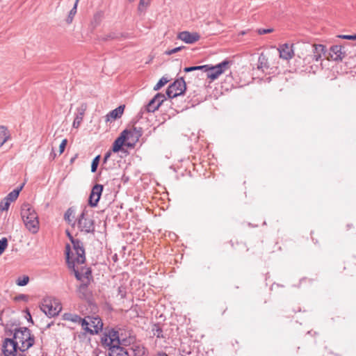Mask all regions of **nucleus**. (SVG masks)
I'll list each match as a JSON object with an SVG mask.
<instances>
[{
    "label": "nucleus",
    "instance_id": "nucleus-1",
    "mask_svg": "<svg viewBox=\"0 0 356 356\" xmlns=\"http://www.w3.org/2000/svg\"><path fill=\"white\" fill-rule=\"evenodd\" d=\"M21 216L26 228L32 234L38 233L40 227L38 216L31 204L29 203L22 204Z\"/></svg>",
    "mask_w": 356,
    "mask_h": 356
},
{
    "label": "nucleus",
    "instance_id": "nucleus-2",
    "mask_svg": "<svg viewBox=\"0 0 356 356\" xmlns=\"http://www.w3.org/2000/svg\"><path fill=\"white\" fill-rule=\"evenodd\" d=\"M71 248L69 244L65 245V257L67 266L70 269L72 270L75 277L77 280L83 282V280H90L91 282L93 280L92 276V270L90 268L81 267V269L76 268V264H79L76 261V257L73 259L70 256Z\"/></svg>",
    "mask_w": 356,
    "mask_h": 356
},
{
    "label": "nucleus",
    "instance_id": "nucleus-3",
    "mask_svg": "<svg viewBox=\"0 0 356 356\" xmlns=\"http://www.w3.org/2000/svg\"><path fill=\"white\" fill-rule=\"evenodd\" d=\"M13 339L17 343L21 352L26 351L34 344V337L26 327L15 329Z\"/></svg>",
    "mask_w": 356,
    "mask_h": 356
},
{
    "label": "nucleus",
    "instance_id": "nucleus-4",
    "mask_svg": "<svg viewBox=\"0 0 356 356\" xmlns=\"http://www.w3.org/2000/svg\"><path fill=\"white\" fill-rule=\"evenodd\" d=\"M40 309L47 316L54 317L60 313L62 306L57 299L47 298L43 300Z\"/></svg>",
    "mask_w": 356,
    "mask_h": 356
},
{
    "label": "nucleus",
    "instance_id": "nucleus-5",
    "mask_svg": "<svg viewBox=\"0 0 356 356\" xmlns=\"http://www.w3.org/2000/svg\"><path fill=\"white\" fill-rule=\"evenodd\" d=\"M76 222L81 232L86 233H93L95 232L94 220L88 216L86 208H84L81 213L79 216Z\"/></svg>",
    "mask_w": 356,
    "mask_h": 356
},
{
    "label": "nucleus",
    "instance_id": "nucleus-6",
    "mask_svg": "<svg viewBox=\"0 0 356 356\" xmlns=\"http://www.w3.org/2000/svg\"><path fill=\"white\" fill-rule=\"evenodd\" d=\"M101 342L102 346L108 348L112 346H127V340L120 339L118 332L114 329H111L105 333L104 337H102Z\"/></svg>",
    "mask_w": 356,
    "mask_h": 356
},
{
    "label": "nucleus",
    "instance_id": "nucleus-7",
    "mask_svg": "<svg viewBox=\"0 0 356 356\" xmlns=\"http://www.w3.org/2000/svg\"><path fill=\"white\" fill-rule=\"evenodd\" d=\"M229 65L230 62L227 60H225L214 66H209L207 65V67L204 70V72H207V78L211 80H215L229 69Z\"/></svg>",
    "mask_w": 356,
    "mask_h": 356
},
{
    "label": "nucleus",
    "instance_id": "nucleus-8",
    "mask_svg": "<svg viewBox=\"0 0 356 356\" xmlns=\"http://www.w3.org/2000/svg\"><path fill=\"white\" fill-rule=\"evenodd\" d=\"M186 89V82L183 78H180L169 86L166 90V95L170 99L174 98L182 95Z\"/></svg>",
    "mask_w": 356,
    "mask_h": 356
},
{
    "label": "nucleus",
    "instance_id": "nucleus-9",
    "mask_svg": "<svg viewBox=\"0 0 356 356\" xmlns=\"http://www.w3.org/2000/svg\"><path fill=\"white\" fill-rule=\"evenodd\" d=\"M66 233L73 245V248L76 255V262L78 264H84L86 261V254L83 243L79 239H74L68 231H66Z\"/></svg>",
    "mask_w": 356,
    "mask_h": 356
},
{
    "label": "nucleus",
    "instance_id": "nucleus-10",
    "mask_svg": "<svg viewBox=\"0 0 356 356\" xmlns=\"http://www.w3.org/2000/svg\"><path fill=\"white\" fill-rule=\"evenodd\" d=\"M88 330H84L90 334H98L103 328V323L99 316H87Z\"/></svg>",
    "mask_w": 356,
    "mask_h": 356
},
{
    "label": "nucleus",
    "instance_id": "nucleus-11",
    "mask_svg": "<svg viewBox=\"0 0 356 356\" xmlns=\"http://www.w3.org/2000/svg\"><path fill=\"white\" fill-rule=\"evenodd\" d=\"M19 348L17 343L13 339H5L2 345V352L4 356H15L17 349Z\"/></svg>",
    "mask_w": 356,
    "mask_h": 356
},
{
    "label": "nucleus",
    "instance_id": "nucleus-12",
    "mask_svg": "<svg viewBox=\"0 0 356 356\" xmlns=\"http://www.w3.org/2000/svg\"><path fill=\"white\" fill-rule=\"evenodd\" d=\"M104 186L102 184H95L91 191L88 199V204L90 207H95L97 205L101 197Z\"/></svg>",
    "mask_w": 356,
    "mask_h": 356
},
{
    "label": "nucleus",
    "instance_id": "nucleus-13",
    "mask_svg": "<svg viewBox=\"0 0 356 356\" xmlns=\"http://www.w3.org/2000/svg\"><path fill=\"white\" fill-rule=\"evenodd\" d=\"M77 287L76 293L79 298L89 300L92 297V291L88 288L91 282L90 280H83Z\"/></svg>",
    "mask_w": 356,
    "mask_h": 356
},
{
    "label": "nucleus",
    "instance_id": "nucleus-14",
    "mask_svg": "<svg viewBox=\"0 0 356 356\" xmlns=\"http://www.w3.org/2000/svg\"><path fill=\"white\" fill-rule=\"evenodd\" d=\"M346 51L343 50V47L341 45H333L330 49L329 56L327 58H330L333 60H342V59L346 56Z\"/></svg>",
    "mask_w": 356,
    "mask_h": 356
},
{
    "label": "nucleus",
    "instance_id": "nucleus-15",
    "mask_svg": "<svg viewBox=\"0 0 356 356\" xmlns=\"http://www.w3.org/2000/svg\"><path fill=\"white\" fill-rule=\"evenodd\" d=\"M177 38L187 44H193L200 40V35L197 33L182 31L178 34Z\"/></svg>",
    "mask_w": 356,
    "mask_h": 356
},
{
    "label": "nucleus",
    "instance_id": "nucleus-16",
    "mask_svg": "<svg viewBox=\"0 0 356 356\" xmlns=\"http://www.w3.org/2000/svg\"><path fill=\"white\" fill-rule=\"evenodd\" d=\"M88 105L86 103H82L80 106L77 108V113L73 122V127L78 128L81 122L83 121L85 112L87 110Z\"/></svg>",
    "mask_w": 356,
    "mask_h": 356
},
{
    "label": "nucleus",
    "instance_id": "nucleus-17",
    "mask_svg": "<svg viewBox=\"0 0 356 356\" xmlns=\"http://www.w3.org/2000/svg\"><path fill=\"white\" fill-rule=\"evenodd\" d=\"M292 47L293 45L290 46L286 43L281 45L277 49L280 53V57L285 60L291 58L294 54Z\"/></svg>",
    "mask_w": 356,
    "mask_h": 356
},
{
    "label": "nucleus",
    "instance_id": "nucleus-18",
    "mask_svg": "<svg viewBox=\"0 0 356 356\" xmlns=\"http://www.w3.org/2000/svg\"><path fill=\"white\" fill-rule=\"evenodd\" d=\"M313 52V59L315 61H318L321 59L322 56H325L326 53V48L323 44H313L312 46Z\"/></svg>",
    "mask_w": 356,
    "mask_h": 356
},
{
    "label": "nucleus",
    "instance_id": "nucleus-19",
    "mask_svg": "<svg viewBox=\"0 0 356 356\" xmlns=\"http://www.w3.org/2000/svg\"><path fill=\"white\" fill-rule=\"evenodd\" d=\"M108 350L107 356H129L128 352L121 346H112Z\"/></svg>",
    "mask_w": 356,
    "mask_h": 356
},
{
    "label": "nucleus",
    "instance_id": "nucleus-20",
    "mask_svg": "<svg viewBox=\"0 0 356 356\" xmlns=\"http://www.w3.org/2000/svg\"><path fill=\"white\" fill-rule=\"evenodd\" d=\"M128 133H129V131L127 130H124L121 133L120 136L118 137L114 141V143H113V147H112L113 152H118L121 149V148L124 144V142L126 140V134H127Z\"/></svg>",
    "mask_w": 356,
    "mask_h": 356
},
{
    "label": "nucleus",
    "instance_id": "nucleus-21",
    "mask_svg": "<svg viewBox=\"0 0 356 356\" xmlns=\"http://www.w3.org/2000/svg\"><path fill=\"white\" fill-rule=\"evenodd\" d=\"M124 106H119L106 115V121L120 118L124 112Z\"/></svg>",
    "mask_w": 356,
    "mask_h": 356
},
{
    "label": "nucleus",
    "instance_id": "nucleus-22",
    "mask_svg": "<svg viewBox=\"0 0 356 356\" xmlns=\"http://www.w3.org/2000/svg\"><path fill=\"white\" fill-rule=\"evenodd\" d=\"M257 68L262 72L269 68L268 58L264 53H261L259 56Z\"/></svg>",
    "mask_w": 356,
    "mask_h": 356
},
{
    "label": "nucleus",
    "instance_id": "nucleus-23",
    "mask_svg": "<svg viewBox=\"0 0 356 356\" xmlns=\"http://www.w3.org/2000/svg\"><path fill=\"white\" fill-rule=\"evenodd\" d=\"M131 350L133 353L132 356H145L146 354V348L143 346L138 344H134L131 348Z\"/></svg>",
    "mask_w": 356,
    "mask_h": 356
},
{
    "label": "nucleus",
    "instance_id": "nucleus-24",
    "mask_svg": "<svg viewBox=\"0 0 356 356\" xmlns=\"http://www.w3.org/2000/svg\"><path fill=\"white\" fill-rule=\"evenodd\" d=\"M10 134L4 126L0 127V147L10 138Z\"/></svg>",
    "mask_w": 356,
    "mask_h": 356
},
{
    "label": "nucleus",
    "instance_id": "nucleus-25",
    "mask_svg": "<svg viewBox=\"0 0 356 356\" xmlns=\"http://www.w3.org/2000/svg\"><path fill=\"white\" fill-rule=\"evenodd\" d=\"M159 106L157 105V102L154 100V97L149 102V103L144 107V108L141 109V112H143V109L148 113H153L155 111L159 109Z\"/></svg>",
    "mask_w": 356,
    "mask_h": 356
},
{
    "label": "nucleus",
    "instance_id": "nucleus-26",
    "mask_svg": "<svg viewBox=\"0 0 356 356\" xmlns=\"http://www.w3.org/2000/svg\"><path fill=\"white\" fill-rule=\"evenodd\" d=\"M23 185L20 187L14 189L13 191L9 193L8 195L4 198L6 200H8V202L10 203V202L15 201L19 196V192L22 189Z\"/></svg>",
    "mask_w": 356,
    "mask_h": 356
},
{
    "label": "nucleus",
    "instance_id": "nucleus-27",
    "mask_svg": "<svg viewBox=\"0 0 356 356\" xmlns=\"http://www.w3.org/2000/svg\"><path fill=\"white\" fill-rule=\"evenodd\" d=\"M70 321L74 323H78L81 325L82 328L83 330H88V323L87 320L86 318H82L77 314H74L72 318H70Z\"/></svg>",
    "mask_w": 356,
    "mask_h": 356
},
{
    "label": "nucleus",
    "instance_id": "nucleus-28",
    "mask_svg": "<svg viewBox=\"0 0 356 356\" xmlns=\"http://www.w3.org/2000/svg\"><path fill=\"white\" fill-rule=\"evenodd\" d=\"M74 209L70 207L69 208L64 214V219L66 222H67L68 224L72 225V226H74L76 224V221L72 220V218L74 217Z\"/></svg>",
    "mask_w": 356,
    "mask_h": 356
},
{
    "label": "nucleus",
    "instance_id": "nucleus-29",
    "mask_svg": "<svg viewBox=\"0 0 356 356\" xmlns=\"http://www.w3.org/2000/svg\"><path fill=\"white\" fill-rule=\"evenodd\" d=\"M152 332L153 335L156 336L157 338H164L163 335V330L158 323H155L152 325Z\"/></svg>",
    "mask_w": 356,
    "mask_h": 356
},
{
    "label": "nucleus",
    "instance_id": "nucleus-30",
    "mask_svg": "<svg viewBox=\"0 0 356 356\" xmlns=\"http://www.w3.org/2000/svg\"><path fill=\"white\" fill-rule=\"evenodd\" d=\"M78 2H79V0H76L73 8L71 9V10L69 13L68 17L66 20L67 24L72 23L73 18H74L75 14L76 13Z\"/></svg>",
    "mask_w": 356,
    "mask_h": 356
},
{
    "label": "nucleus",
    "instance_id": "nucleus-31",
    "mask_svg": "<svg viewBox=\"0 0 356 356\" xmlns=\"http://www.w3.org/2000/svg\"><path fill=\"white\" fill-rule=\"evenodd\" d=\"M207 67V65H197V66H192V67H187L184 69V71L185 72H191L195 70H203Z\"/></svg>",
    "mask_w": 356,
    "mask_h": 356
},
{
    "label": "nucleus",
    "instance_id": "nucleus-32",
    "mask_svg": "<svg viewBox=\"0 0 356 356\" xmlns=\"http://www.w3.org/2000/svg\"><path fill=\"white\" fill-rule=\"evenodd\" d=\"M168 81H169V80L166 77L163 76L162 78L160 79L159 82L154 86V90H159L161 87L165 86Z\"/></svg>",
    "mask_w": 356,
    "mask_h": 356
},
{
    "label": "nucleus",
    "instance_id": "nucleus-33",
    "mask_svg": "<svg viewBox=\"0 0 356 356\" xmlns=\"http://www.w3.org/2000/svg\"><path fill=\"white\" fill-rule=\"evenodd\" d=\"M102 17H103V13L102 12H98V13H95L93 16V19H92V23L95 26H97L98 24H100V22L102 19Z\"/></svg>",
    "mask_w": 356,
    "mask_h": 356
},
{
    "label": "nucleus",
    "instance_id": "nucleus-34",
    "mask_svg": "<svg viewBox=\"0 0 356 356\" xmlns=\"http://www.w3.org/2000/svg\"><path fill=\"white\" fill-rule=\"evenodd\" d=\"M154 99L156 101V103L157 102V105L159 106V107H160L162 103L166 99V97L164 94L157 93L154 97Z\"/></svg>",
    "mask_w": 356,
    "mask_h": 356
},
{
    "label": "nucleus",
    "instance_id": "nucleus-35",
    "mask_svg": "<svg viewBox=\"0 0 356 356\" xmlns=\"http://www.w3.org/2000/svg\"><path fill=\"white\" fill-rule=\"evenodd\" d=\"M99 160H100V155H97V156H95L92 161V164H91V172H95L97 171V167H98V165H99Z\"/></svg>",
    "mask_w": 356,
    "mask_h": 356
},
{
    "label": "nucleus",
    "instance_id": "nucleus-36",
    "mask_svg": "<svg viewBox=\"0 0 356 356\" xmlns=\"http://www.w3.org/2000/svg\"><path fill=\"white\" fill-rule=\"evenodd\" d=\"M29 277L28 276L25 275L22 277H19L17 280L16 283L18 286H23L26 285L29 283Z\"/></svg>",
    "mask_w": 356,
    "mask_h": 356
},
{
    "label": "nucleus",
    "instance_id": "nucleus-37",
    "mask_svg": "<svg viewBox=\"0 0 356 356\" xmlns=\"http://www.w3.org/2000/svg\"><path fill=\"white\" fill-rule=\"evenodd\" d=\"M150 0H140L138 10L143 12L149 4Z\"/></svg>",
    "mask_w": 356,
    "mask_h": 356
},
{
    "label": "nucleus",
    "instance_id": "nucleus-38",
    "mask_svg": "<svg viewBox=\"0 0 356 356\" xmlns=\"http://www.w3.org/2000/svg\"><path fill=\"white\" fill-rule=\"evenodd\" d=\"M132 135L136 138H140L143 135V129L141 127H134L131 131Z\"/></svg>",
    "mask_w": 356,
    "mask_h": 356
},
{
    "label": "nucleus",
    "instance_id": "nucleus-39",
    "mask_svg": "<svg viewBox=\"0 0 356 356\" xmlns=\"http://www.w3.org/2000/svg\"><path fill=\"white\" fill-rule=\"evenodd\" d=\"M8 246V240L6 238H3L0 240V255L3 254L4 250Z\"/></svg>",
    "mask_w": 356,
    "mask_h": 356
},
{
    "label": "nucleus",
    "instance_id": "nucleus-40",
    "mask_svg": "<svg viewBox=\"0 0 356 356\" xmlns=\"http://www.w3.org/2000/svg\"><path fill=\"white\" fill-rule=\"evenodd\" d=\"M10 204V203L8 202V200L3 199V200L0 202V212L7 211L9 208Z\"/></svg>",
    "mask_w": 356,
    "mask_h": 356
},
{
    "label": "nucleus",
    "instance_id": "nucleus-41",
    "mask_svg": "<svg viewBox=\"0 0 356 356\" xmlns=\"http://www.w3.org/2000/svg\"><path fill=\"white\" fill-rule=\"evenodd\" d=\"M337 38L345 39V40H356V34L355 35H337Z\"/></svg>",
    "mask_w": 356,
    "mask_h": 356
},
{
    "label": "nucleus",
    "instance_id": "nucleus-42",
    "mask_svg": "<svg viewBox=\"0 0 356 356\" xmlns=\"http://www.w3.org/2000/svg\"><path fill=\"white\" fill-rule=\"evenodd\" d=\"M184 47H176V48H174V49H172L170 50H168L165 51V54L167 55H172L173 54H175L178 51H179L181 49H182Z\"/></svg>",
    "mask_w": 356,
    "mask_h": 356
},
{
    "label": "nucleus",
    "instance_id": "nucleus-43",
    "mask_svg": "<svg viewBox=\"0 0 356 356\" xmlns=\"http://www.w3.org/2000/svg\"><path fill=\"white\" fill-rule=\"evenodd\" d=\"M67 139H64L60 144V146H59V154H61L64 152L65 148L67 145Z\"/></svg>",
    "mask_w": 356,
    "mask_h": 356
},
{
    "label": "nucleus",
    "instance_id": "nucleus-44",
    "mask_svg": "<svg viewBox=\"0 0 356 356\" xmlns=\"http://www.w3.org/2000/svg\"><path fill=\"white\" fill-rule=\"evenodd\" d=\"M273 31V29H258V33L259 35H264V34H266V33H272Z\"/></svg>",
    "mask_w": 356,
    "mask_h": 356
},
{
    "label": "nucleus",
    "instance_id": "nucleus-45",
    "mask_svg": "<svg viewBox=\"0 0 356 356\" xmlns=\"http://www.w3.org/2000/svg\"><path fill=\"white\" fill-rule=\"evenodd\" d=\"M16 300H27V296L24 294H19L17 296L15 297Z\"/></svg>",
    "mask_w": 356,
    "mask_h": 356
},
{
    "label": "nucleus",
    "instance_id": "nucleus-46",
    "mask_svg": "<svg viewBox=\"0 0 356 356\" xmlns=\"http://www.w3.org/2000/svg\"><path fill=\"white\" fill-rule=\"evenodd\" d=\"M111 155V151H108L107 152L105 155H104V159H103V163H106V161H108V159L110 158Z\"/></svg>",
    "mask_w": 356,
    "mask_h": 356
},
{
    "label": "nucleus",
    "instance_id": "nucleus-47",
    "mask_svg": "<svg viewBox=\"0 0 356 356\" xmlns=\"http://www.w3.org/2000/svg\"><path fill=\"white\" fill-rule=\"evenodd\" d=\"M64 319L65 320H67V321H70V318H72L73 316V314H71V313H66L64 314Z\"/></svg>",
    "mask_w": 356,
    "mask_h": 356
},
{
    "label": "nucleus",
    "instance_id": "nucleus-48",
    "mask_svg": "<svg viewBox=\"0 0 356 356\" xmlns=\"http://www.w3.org/2000/svg\"><path fill=\"white\" fill-rule=\"evenodd\" d=\"M156 356H169L167 353L163 351H159Z\"/></svg>",
    "mask_w": 356,
    "mask_h": 356
},
{
    "label": "nucleus",
    "instance_id": "nucleus-49",
    "mask_svg": "<svg viewBox=\"0 0 356 356\" xmlns=\"http://www.w3.org/2000/svg\"><path fill=\"white\" fill-rule=\"evenodd\" d=\"M56 154L55 152H51V154H50L51 159H54L56 158Z\"/></svg>",
    "mask_w": 356,
    "mask_h": 356
},
{
    "label": "nucleus",
    "instance_id": "nucleus-50",
    "mask_svg": "<svg viewBox=\"0 0 356 356\" xmlns=\"http://www.w3.org/2000/svg\"><path fill=\"white\" fill-rule=\"evenodd\" d=\"M108 38L113 39V38H115V37L112 35H108L107 38H106V40H107Z\"/></svg>",
    "mask_w": 356,
    "mask_h": 356
},
{
    "label": "nucleus",
    "instance_id": "nucleus-51",
    "mask_svg": "<svg viewBox=\"0 0 356 356\" xmlns=\"http://www.w3.org/2000/svg\"><path fill=\"white\" fill-rule=\"evenodd\" d=\"M15 356H26V355L23 353H19V354L15 353Z\"/></svg>",
    "mask_w": 356,
    "mask_h": 356
},
{
    "label": "nucleus",
    "instance_id": "nucleus-52",
    "mask_svg": "<svg viewBox=\"0 0 356 356\" xmlns=\"http://www.w3.org/2000/svg\"><path fill=\"white\" fill-rule=\"evenodd\" d=\"M29 316H30V319L32 321V318H31V314L29 313Z\"/></svg>",
    "mask_w": 356,
    "mask_h": 356
},
{
    "label": "nucleus",
    "instance_id": "nucleus-53",
    "mask_svg": "<svg viewBox=\"0 0 356 356\" xmlns=\"http://www.w3.org/2000/svg\"><path fill=\"white\" fill-rule=\"evenodd\" d=\"M134 0H128L129 2H133Z\"/></svg>",
    "mask_w": 356,
    "mask_h": 356
}]
</instances>
